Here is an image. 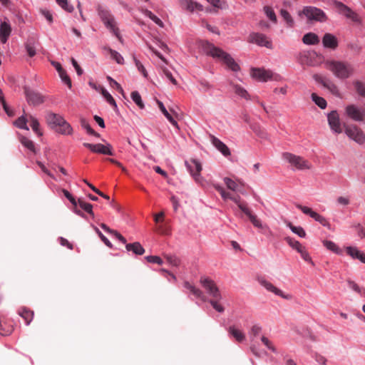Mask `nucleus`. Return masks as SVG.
<instances>
[{"label": "nucleus", "instance_id": "nucleus-21", "mask_svg": "<svg viewBox=\"0 0 365 365\" xmlns=\"http://www.w3.org/2000/svg\"><path fill=\"white\" fill-rule=\"evenodd\" d=\"M63 120L64 119L62 116L56 113H49L46 115V121L48 124L55 130L61 124V123H63Z\"/></svg>", "mask_w": 365, "mask_h": 365}, {"label": "nucleus", "instance_id": "nucleus-33", "mask_svg": "<svg viewBox=\"0 0 365 365\" xmlns=\"http://www.w3.org/2000/svg\"><path fill=\"white\" fill-rule=\"evenodd\" d=\"M56 131L63 135H70L72 133V128L65 120L63 123L56 128Z\"/></svg>", "mask_w": 365, "mask_h": 365}, {"label": "nucleus", "instance_id": "nucleus-18", "mask_svg": "<svg viewBox=\"0 0 365 365\" xmlns=\"http://www.w3.org/2000/svg\"><path fill=\"white\" fill-rule=\"evenodd\" d=\"M259 283L263 286L267 291L273 292L276 295L280 296L284 299H289L290 297L288 295L284 294L283 292L276 287H274L271 282L267 281L263 278L258 279Z\"/></svg>", "mask_w": 365, "mask_h": 365}, {"label": "nucleus", "instance_id": "nucleus-64", "mask_svg": "<svg viewBox=\"0 0 365 365\" xmlns=\"http://www.w3.org/2000/svg\"><path fill=\"white\" fill-rule=\"evenodd\" d=\"M145 259L150 263H156L158 264H163V260L158 256H147Z\"/></svg>", "mask_w": 365, "mask_h": 365}, {"label": "nucleus", "instance_id": "nucleus-61", "mask_svg": "<svg viewBox=\"0 0 365 365\" xmlns=\"http://www.w3.org/2000/svg\"><path fill=\"white\" fill-rule=\"evenodd\" d=\"M262 342L271 351L273 352H276L275 347L272 345V342L269 340L268 338L265 336H262L261 338Z\"/></svg>", "mask_w": 365, "mask_h": 365}, {"label": "nucleus", "instance_id": "nucleus-35", "mask_svg": "<svg viewBox=\"0 0 365 365\" xmlns=\"http://www.w3.org/2000/svg\"><path fill=\"white\" fill-rule=\"evenodd\" d=\"M311 97L315 104L317 105L320 108L324 109L327 107V103L324 98L317 96L314 93H312Z\"/></svg>", "mask_w": 365, "mask_h": 365}, {"label": "nucleus", "instance_id": "nucleus-19", "mask_svg": "<svg viewBox=\"0 0 365 365\" xmlns=\"http://www.w3.org/2000/svg\"><path fill=\"white\" fill-rule=\"evenodd\" d=\"M210 140L212 145L225 157L231 155L228 147L220 140L212 135H210Z\"/></svg>", "mask_w": 365, "mask_h": 365}, {"label": "nucleus", "instance_id": "nucleus-7", "mask_svg": "<svg viewBox=\"0 0 365 365\" xmlns=\"http://www.w3.org/2000/svg\"><path fill=\"white\" fill-rule=\"evenodd\" d=\"M344 126L345 133L349 138L359 144H363L365 142V134L358 126L355 125H346L345 124Z\"/></svg>", "mask_w": 365, "mask_h": 365}, {"label": "nucleus", "instance_id": "nucleus-31", "mask_svg": "<svg viewBox=\"0 0 365 365\" xmlns=\"http://www.w3.org/2000/svg\"><path fill=\"white\" fill-rule=\"evenodd\" d=\"M157 104L161 110V112L164 114V115L166 117V118L170 121V123L174 125L178 129L179 128L177 121L173 118V115L168 113V111L166 110L165 107L164 106L163 103L157 100Z\"/></svg>", "mask_w": 365, "mask_h": 365}, {"label": "nucleus", "instance_id": "nucleus-52", "mask_svg": "<svg viewBox=\"0 0 365 365\" xmlns=\"http://www.w3.org/2000/svg\"><path fill=\"white\" fill-rule=\"evenodd\" d=\"M101 93L110 105L113 106L114 107H117L114 98L105 88H102Z\"/></svg>", "mask_w": 365, "mask_h": 365}, {"label": "nucleus", "instance_id": "nucleus-25", "mask_svg": "<svg viewBox=\"0 0 365 365\" xmlns=\"http://www.w3.org/2000/svg\"><path fill=\"white\" fill-rule=\"evenodd\" d=\"M18 314L25 320L26 325L31 323L34 316V312L26 307H21L18 310Z\"/></svg>", "mask_w": 365, "mask_h": 365}, {"label": "nucleus", "instance_id": "nucleus-20", "mask_svg": "<svg viewBox=\"0 0 365 365\" xmlns=\"http://www.w3.org/2000/svg\"><path fill=\"white\" fill-rule=\"evenodd\" d=\"M322 43L325 48L335 50L338 47V40L335 36L327 33L322 38Z\"/></svg>", "mask_w": 365, "mask_h": 365}, {"label": "nucleus", "instance_id": "nucleus-11", "mask_svg": "<svg viewBox=\"0 0 365 365\" xmlns=\"http://www.w3.org/2000/svg\"><path fill=\"white\" fill-rule=\"evenodd\" d=\"M327 120L330 129L334 133L340 134L343 132L342 124L336 110H332L327 115Z\"/></svg>", "mask_w": 365, "mask_h": 365}, {"label": "nucleus", "instance_id": "nucleus-10", "mask_svg": "<svg viewBox=\"0 0 365 365\" xmlns=\"http://www.w3.org/2000/svg\"><path fill=\"white\" fill-rule=\"evenodd\" d=\"M247 41L251 43H255L259 46H264L269 49L273 48L272 42L270 38L261 33H251L248 36Z\"/></svg>", "mask_w": 365, "mask_h": 365}, {"label": "nucleus", "instance_id": "nucleus-34", "mask_svg": "<svg viewBox=\"0 0 365 365\" xmlns=\"http://www.w3.org/2000/svg\"><path fill=\"white\" fill-rule=\"evenodd\" d=\"M231 85L233 88L234 92L235 93V94H237V96H239L245 99H247V100L249 99L250 95L244 88H242L241 86L237 85V84L231 83Z\"/></svg>", "mask_w": 365, "mask_h": 365}, {"label": "nucleus", "instance_id": "nucleus-23", "mask_svg": "<svg viewBox=\"0 0 365 365\" xmlns=\"http://www.w3.org/2000/svg\"><path fill=\"white\" fill-rule=\"evenodd\" d=\"M180 4L182 9L189 11H193L195 9L202 11L203 9L201 4L192 0H180Z\"/></svg>", "mask_w": 365, "mask_h": 365}, {"label": "nucleus", "instance_id": "nucleus-54", "mask_svg": "<svg viewBox=\"0 0 365 365\" xmlns=\"http://www.w3.org/2000/svg\"><path fill=\"white\" fill-rule=\"evenodd\" d=\"M0 103L3 106V108H4V110H5V112L9 115H10V116L13 115V113L9 110V107L6 105V101H5V98H4V96L3 91H2V90L1 88H0Z\"/></svg>", "mask_w": 365, "mask_h": 365}, {"label": "nucleus", "instance_id": "nucleus-27", "mask_svg": "<svg viewBox=\"0 0 365 365\" xmlns=\"http://www.w3.org/2000/svg\"><path fill=\"white\" fill-rule=\"evenodd\" d=\"M302 41L307 45H317L319 43V38L316 34L309 32L304 35Z\"/></svg>", "mask_w": 365, "mask_h": 365}, {"label": "nucleus", "instance_id": "nucleus-22", "mask_svg": "<svg viewBox=\"0 0 365 365\" xmlns=\"http://www.w3.org/2000/svg\"><path fill=\"white\" fill-rule=\"evenodd\" d=\"M346 252L348 255L351 257L353 259H356L365 264V253L360 251L356 247H346Z\"/></svg>", "mask_w": 365, "mask_h": 365}, {"label": "nucleus", "instance_id": "nucleus-13", "mask_svg": "<svg viewBox=\"0 0 365 365\" xmlns=\"http://www.w3.org/2000/svg\"><path fill=\"white\" fill-rule=\"evenodd\" d=\"M334 5L339 14L345 16L347 19H349L354 22L359 21L358 14L343 3L334 1Z\"/></svg>", "mask_w": 365, "mask_h": 365}, {"label": "nucleus", "instance_id": "nucleus-59", "mask_svg": "<svg viewBox=\"0 0 365 365\" xmlns=\"http://www.w3.org/2000/svg\"><path fill=\"white\" fill-rule=\"evenodd\" d=\"M134 61L138 70L143 75L144 77L146 78L148 76V73L143 65L141 63L140 61H138L135 58H134Z\"/></svg>", "mask_w": 365, "mask_h": 365}, {"label": "nucleus", "instance_id": "nucleus-46", "mask_svg": "<svg viewBox=\"0 0 365 365\" xmlns=\"http://www.w3.org/2000/svg\"><path fill=\"white\" fill-rule=\"evenodd\" d=\"M29 119L30 120L31 127L33 129V130L38 135H41V133L39 130V123L37 120V119L31 115H29Z\"/></svg>", "mask_w": 365, "mask_h": 365}, {"label": "nucleus", "instance_id": "nucleus-56", "mask_svg": "<svg viewBox=\"0 0 365 365\" xmlns=\"http://www.w3.org/2000/svg\"><path fill=\"white\" fill-rule=\"evenodd\" d=\"M219 300L220 299H216L213 298L212 299H210V303L216 311L222 313L224 312L225 309L221 304L218 303Z\"/></svg>", "mask_w": 365, "mask_h": 365}, {"label": "nucleus", "instance_id": "nucleus-15", "mask_svg": "<svg viewBox=\"0 0 365 365\" xmlns=\"http://www.w3.org/2000/svg\"><path fill=\"white\" fill-rule=\"evenodd\" d=\"M346 115L355 121H363L365 117V110H361L355 105H349L345 108Z\"/></svg>", "mask_w": 365, "mask_h": 365}, {"label": "nucleus", "instance_id": "nucleus-30", "mask_svg": "<svg viewBox=\"0 0 365 365\" xmlns=\"http://www.w3.org/2000/svg\"><path fill=\"white\" fill-rule=\"evenodd\" d=\"M229 334L235 339L238 342L244 341L245 339V334L235 326H230L227 329Z\"/></svg>", "mask_w": 365, "mask_h": 365}, {"label": "nucleus", "instance_id": "nucleus-44", "mask_svg": "<svg viewBox=\"0 0 365 365\" xmlns=\"http://www.w3.org/2000/svg\"><path fill=\"white\" fill-rule=\"evenodd\" d=\"M78 203L79 206L84 210L86 212H87L88 214L93 216V206L91 204L84 202L83 200L78 199Z\"/></svg>", "mask_w": 365, "mask_h": 365}, {"label": "nucleus", "instance_id": "nucleus-40", "mask_svg": "<svg viewBox=\"0 0 365 365\" xmlns=\"http://www.w3.org/2000/svg\"><path fill=\"white\" fill-rule=\"evenodd\" d=\"M287 225L291 229V230L299 236L300 237H305L306 232L304 230L302 227H296L293 225L291 222H287Z\"/></svg>", "mask_w": 365, "mask_h": 365}, {"label": "nucleus", "instance_id": "nucleus-39", "mask_svg": "<svg viewBox=\"0 0 365 365\" xmlns=\"http://www.w3.org/2000/svg\"><path fill=\"white\" fill-rule=\"evenodd\" d=\"M323 245L324 247H326L327 249L336 254H339L341 252V250L339 248V247L332 241L324 240Z\"/></svg>", "mask_w": 365, "mask_h": 365}, {"label": "nucleus", "instance_id": "nucleus-4", "mask_svg": "<svg viewBox=\"0 0 365 365\" xmlns=\"http://www.w3.org/2000/svg\"><path fill=\"white\" fill-rule=\"evenodd\" d=\"M98 11L101 21L103 22L106 28L108 29L120 42H122V37L120 34L119 29L116 26V22L113 14L107 9L101 6L98 7Z\"/></svg>", "mask_w": 365, "mask_h": 365}, {"label": "nucleus", "instance_id": "nucleus-14", "mask_svg": "<svg viewBox=\"0 0 365 365\" xmlns=\"http://www.w3.org/2000/svg\"><path fill=\"white\" fill-rule=\"evenodd\" d=\"M24 93L29 104L34 106L42 104L45 101V97L40 93L24 87Z\"/></svg>", "mask_w": 365, "mask_h": 365}, {"label": "nucleus", "instance_id": "nucleus-51", "mask_svg": "<svg viewBox=\"0 0 365 365\" xmlns=\"http://www.w3.org/2000/svg\"><path fill=\"white\" fill-rule=\"evenodd\" d=\"M224 182L228 189L235 191L237 190V183L229 178H225Z\"/></svg>", "mask_w": 365, "mask_h": 365}, {"label": "nucleus", "instance_id": "nucleus-55", "mask_svg": "<svg viewBox=\"0 0 365 365\" xmlns=\"http://www.w3.org/2000/svg\"><path fill=\"white\" fill-rule=\"evenodd\" d=\"M160 68L163 74L171 81V83L174 85H177L178 82L176 79L173 76L171 72L164 66H161Z\"/></svg>", "mask_w": 365, "mask_h": 365}, {"label": "nucleus", "instance_id": "nucleus-2", "mask_svg": "<svg viewBox=\"0 0 365 365\" xmlns=\"http://www.w3.org/2000/svg\"><path fill=\"white\" fill-rule=\"evenodd\" d=\"M324 66L336 78L341 80L349 78L354 73V68L348 62L327 60L324 62Z\"/></svg>", "mask_w": 365, "mask_h": 365}, {"label": "nucleus", "instance_id": "nucleus-8", "mask_svg": "<svg viewBox=\"0 0 365 365\" xmlns=\"http://www.w3.org/2000/svg\"><path fill=\"white\" fill-rule=\"evenodd\" d=\"M313 78L317 83L321 84L324 88L329 90L333 95L338 97L340 96L341 94L337 86L327 77L321 74L315 73L313 75Z\"/></svg>", "mask_w": 365, "mask_h": 365}, {"label": "nucleus", "instance_id": "nucleus-17", "mask_svg": "<svg viewBox=\"0 0 365 365\" xmlns=\"http://www.w3.org/2000/svg\"><path fill=\"white\" fill-rule=\"evenodd\" d=\"M272 72L269 70L264 68H253L251 70V76L253 78L262 81L266 82L272 78Z\"/></svg>", "mask_w": 365, "mask_h": 365}, {"label": "nucleus", "instance_id": "nucleus-16", "mask_svg": "<svg viewBox=\"0 0 365 365\" xmlns=\"http://www.w3.org/2000/svg\"><path fill=\"white\" fill-rule=\"evenodd\" d=\"M185 165L197 182H200V172L202 170V165L197 160L192 159L189 162L186 161Z\"/></svg>", "mask_w": 365, "mask_h": 365}, {"label": "nucleus", "instance_id": "nucleus-28", "mask_svg": "<svg viewBox=\"0 0 365 365\" xmlns=\"http://www.w3.org/2000/svg\"><path fill=\"white\" fill-rule=\"evenodd\" d=\"M125 248L128 252H133L134 254L138 255H142L145 253V249L142 245L136 242L133 243L126 244Z\"/></svg>", "mask_w": 365, "mask_h": 365}, {"label": "nucleus", "instance_id": "nucleus-6", "mask_svg": "<svg viewBox=\"0 0 365 365\" xmlns=\"http://www.w3.org/2000/svg\"><path fill=\"white\" fill-rule=\"evenodd\" d=\"M302 14H303L309 21L324 22L327 20L326 14L322 9L314 6H305Z\"/></svg>", "mask_w": 365, "mask_h": 365}, {"label": "nucleus", "instance_id": "nucleus-48", "mask_svg": "<svg viewBox=\"0 0 365 365\" xmlns=\"http://www.w3.org/2000/svg\"><path fill=\"white\" fill-rule=\"evenodd\" d=\"M280 13H281V16H282V18L286 21L287 25L289 27L293 26L294 21H293L291 15L289 14V13L287 11L284 10V9H282Z\"/></svg>", "mask_w": 365, "mask_h": 365}, {"label": "nucleus", "instance_id": "nucleus-45", "mask_svg": "<svg viewBox=\"0 0 365 365\" xmlns=\"http://www.w3.org/2000/svg\"><path fill=\"white\" fill-rule=\"evenodd\" d=\"M354 86L357 93L362 97H365V84L359 81H356Z\"/></svg>", "mask_w": 365, "mask_h": 365}, {"label": "nucleus", "instance_id": "nucleus-1", "mask_svg": "<svg viewBox=\"0 0 365 365\" xmlns=\"http://www.w3.org/2000/svg\"><path fill=\"white\" fill-rule=\"evenodd\" d=\"M214 187L215 190L220 192L223 200H231L232 201H233L242 210V212H244L245 215L247 216V217L250 219V222L255 227L258 228L262 227L261 221L257 218V217L255 215H254L250 209L247 207V204L242 200L240 195H234L230 192L225 191V189L219 185H215Z\"/></svg>", "mask_w": 365, "mask_h": 365}, {"label": "nucleus", "instance_id": "nucleus-37", "mask_svg": "<svg viewBox=\"0 0 365 365\" xmlns=\"http://www.w3.org/2000/svg\"><path fill=\"white\" fill-rule=\"evenodd\" d=\"M81 125L86 130L87 133L89 135L96 136L97 138L100 137V134L96 133L91 127L90 126L88 122L85 118L81 119Z\"/></svg>", "mask_w": 365, "mask_h": 365}, {"label": "nucleus", "instance_id": "nucleus-26", "mask_svg": "<svg viewBox=\"0 0 365 365\" xmlns=\"http://www.w3.org/2000/svg\"><path fill=\"white\" fill-rule=\"evenodd\" d=\"M14 327L11 324H7L4 317H0V334L2 336H7L12 333Z\"/></svg>", "mask_w": 365, "mask_h": 365}, {"label": "nucleus", "instance_id": "nucleus-12", "mask_svg": "<svg viewBox=\"0 0 365 365\" xmlns=\"http://www.w3.org/2000/svg\"><path fill=\"white\" fill-rule=\"evenodd\" d=\"M83 145L93 153L113 155V147L110 143L103 145L101 143L91 144L88 143H84Z\"/></svg>", "mask_w": 365, "mask_h": 365}, {"label": "nucleus", "instance_id": "nucleus-58", "mask_svg": "<svg viewBox=\"0 0 365 365\" xmlns=\"http://www.w3.org/2000/svg\"><path fill=\"white\" fill-rule=\"evenodd\" d=\"M296 206L298 209L301 210L304 214L309 215L311 217H313L314 215L316 212L313 211L311 208L306 206H302L299 204H297Z\"/></svg>", "mask_w": 365, "mask_h": 365}, {"label": "nucleus", "instance_id": "nucleus-32", "mask_svg": "<svg viewBox=\"0 0 365 365\" xmlns=\"http://www.w3.org/2000/svg\"><path fill=\"white\" fill-rule=\"evenodd\" d=\"M101 227L106 232L108 233H110L113 235H114L119 241H120L123 244H126V240L125 238L120 234L118 231L110 229L109 227H108L106 224L101 223L100 225Z\"/></svg>", "mask_w": 365, "mask_h": 365}, {"label": "nucleus", "instance_id": "nucleus-42", "mask_svg": "<svg viewBox=\"0 0 365 365\" xmlns=\"http://www.w3.org/2000/svg\"><path fill=\"white\" fill-rule=\"evenodd\" d=\"M131 98L140 108H144V103L141 99L140 93L138 91H133L131 93Z\"/></svg>", "mask_w": 365, "mask_h": 365}, {"label": "nucleus", "instance_id": "nucleus-41", "mask_svg": "<svg viewBox=\"0 0 365 365\" xmlns=\"http://www.w3.org/2000/svg\"><path fill=\"white\" fill-rule=\"evenodd\" d=\"M21 143L24 146H25L26 148H28L29 150H31L33 153H35V145L32 140L29 139L26 137H21L20 140Z\"/></svg>", "mask_w": 365, "mask_h": 365}, {"label": "nucleus", "instance_id": "nucleus-50", "mask_svg": "<svg viewBox=\"0 0 365 365\" xmlns=\"http://www.w3.org/2000/svg\"><path fill=\"white\" fill-rule=\"evenodd\" d=\"M57 4L64 10L68 12H72L73 11V7L71 5H69L68 3V0H56Z\"/></svg>", "mask_w": 365, "mask_h": 365}, {"label": "nucleus", "instance_id": "nucleus-43", "mask_svg": "<svg viewBox=\"0 0 365 365\" xmlns=\"http://www.w3.org/2000/svg\"><path fill=\"white\" fill-rule=\"evenodd\" d=\"M27 121H28V119L26 118V116L22 115V116L19 117L15 121L14 123H15L16 126H17L18 128L28 130L29 128L26 125Z\"/></svg>", "mask_w": 365, "mask_h": 365}, {"label": "nucleus", "instance_id": "nucleus-47", "mask_svg": "<svg viewBox=\"0 0 365 365\" xmlns=\"http://www.w3.org/2000/svg\"><path fill=\"white\" fill-rule=\"evenodd\" d=\"M264 11L266 14L267 16L274 23L277 22V16L275 13L272 7L269 6H265L264 7Z\"/></svg>", "mask_w": 365, "mask_h": 365}, {"label": "nucleus", "instance_id": "nucleus-62", "mask_svg": "<svg viewBox=\"0 0 365 365\" xmlns=\"http://www.w3.org/2000/svg\"><path fill=\"white\" fill-rule=\"evenodd\" d=\"M213 6L222 9L225 6V1L224 0H207Z\"/></svg>", "mask_w": 365, "mask_h": 365}, {"label": "nucleus", "instance_id": "nucleus-36", "mask_svg": "<svg viewBox=\"0 0 365 365\" xmlns=\"http://www.w3.org/2000/svg\"><path fill=\"white\" fill-rule=\"evenodd\" d=\"M285 240L291 247L297 250L298 252H299L304 248V247L299 241L293 238L287 237H285Z\"/></svg>", "mask_w": 365, "mask_h": 365}, {"label": "nucleus", "instance_id": "nucleus-57", "mask_svg": "<svg viewBox=\"0 0 365 365\" xmlns=\"http://www.w3.org/2000/svg\"><path fill=\"white\" fill-rule=\"evenodd\" d=\"M61 80L68 86L69 88H71V81L69 76L67 75L65 70L58 73Z\"/></svg>", "mask_w": 365, "mask_h": 365}, {"label": "nucleus", "instance_id": "nucleus-38", "mask_svg": "<svg viewBox=\"0 0 365 365\" xmlns=\"http://www.w3.org/2000/svg\"><path fill=\"white\" fill-rule=\"evenodd\" d=\"M105 49H106L109 52L111 58L113 60H115L118 64H123L124 58L118 52L111 49L110 48H105Z\"/></svg>", "mask_w": 365, "mask_h": 365}, {"label": "nucleus", "instance_id": "nucleus-5", "mask_svg": "<svg viewBox=\"0 0 365 365\" xmlns=\"http://www.w3.org/2000/svg\"><path fill=\"white\" fill-rule=\"evenodd\" d=\"M282 158L294 169L309 170L312 168L311 163L301 156L296 155L290 153H284L282 154Z\"/></svg>", "mask_w": 365, "mask_h": 365}, {"label": "nucleus", "instance_id": "nucleus-3", "mask_svg": "<svg viewBox=\"0 0 365 365\" xmlns=\"http://www.w3.org/2000/svg\"><path fill=\"white\" fill-rule=\"evenodd\" d=\"M207 52L213 58H217L232 71H238L240 69V66L236 63L234 58L228 53L221 48L215 47L212 44H208Z\"/></svg>", "mask_w": 365, "mask_h": 365}, {"label": "nucleus", "instance_id": "nucleus-53", "mask_svg": "<svg viewBox=\"0 0 365 365\" xmlns=\"http://www.w3.org/2000/svg\"><path fill=\"white\" fill-rule=\"evenodd\" d=\"M107 79L110 82V86H112L113 88H115L120 93L123 95V93H124L123 89L122 88L121 86L117 81L113 80L110 76H108Z\"/></svg>", "mask_w": 365, "mask_h": 365}, {"label": "nucleus", "instance_id": "nucleus-9", "mask_svg": "<svg viewBox=\"0 0 365 365\" xmlns=\"http://www.w3.org/2000/svg\"><path fill=\"white\" fill-rule=\"evenodd\" d=\"M200 283L210 297L216 299H221L222 295L215 282L209 277H201Z\"/></svg>", "mask_w": 365, "mask_h": 365}, {"label": "nucleus", "instance_id": "nucleus-63", "mask_svg": "<svg viewBox=\"0 0 365 365\" xmlns=\"http://www.w3.org/2000/svg\"><path fill=\"white\" fill-rule=\"evenodd\" d=\"M62 192L64 196L72 203L74 207L77 206V202L75 198L71 195V194L66 190L63 189Z\"/></svg>", "mask_w": 365, "mask_h": 365}, {"label": "nucleus", "instance_id": "nucleus-49", "mask_svg": "<svg viewBox=\"0 0 365 365\" xmlns=\"http://www.w3.org/2000/svg\"><path fill=\"white\" fill-rule=\"evenodd\" d=\"M262 331V327L257 324H255L252 327L250 331V337L252 341L254 340L255 337L257 336Z\"/></svg>", "mask_w": 365, "mask_h": 365}, {"label": "nucleus", "instance_id": "nucleus-24", "mask_svg": "<svg viewBox=\"0 0 365 365\" xmlns=\"http://www.w3.org/2000/svg\"><path fill=\"white\" fill-rule=\"evenodd\" d=\"M11 28L10 25L6 22H2L0 26V39L3 43L7 41L9 36H10Z\"/></svg>", "mask_w": 365, "mask_h": 365}, {"label": "nucleus", "instance_id": "nucleus-29", "mask_svg": "<svg viewBox=\"0 0 365 365\" xmlns=\"http://www.w3.org/2000/svg\"><path fill=\"white\" fill-rule=\"evenodd\" d=\"M184 287L189 289L190 292L194 294L196 297L203 300V301H206V297L205 295L203 294V292L198 288L192 286V284H190L188 282H185L184 283Z\"/></svg>", "mask_w": 365, "mask_h": 365}, {"label": "nucleus", "instance_id": "nucleus-60", "mask_svg": "<svg viewBox=\"0 0 365 365\" xmlns=\"http://www.w3.org/2000/svg\"><path fill=\"white\" fill-rule=\"evenodd\" d=\"M312 218H314L316 221L319 222L323 226H327L329 225V222H327L326 218H324L323 216L320 215L317 212H315Z\"/></svg>", "mask_w": 365, "mask_h": 365}]
</instances>
